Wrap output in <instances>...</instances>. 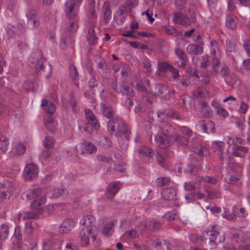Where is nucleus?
I'll return each instance as SVG.
<instances>
[{
    "mask_svg": "<svg viewBox=\"0 0 250 250\" xmlns=\"http://www.w3.org/2000/svg\"><path fill=\"white\" fill-rule=\"evenodd\" d=\"M84 113L85 118L88 123L94 127L95 129H98L100 125L98 122L95 115L89 109H85L84 110Z\"/></svg>",
    "mask_w": 250,
    "mask_h": 250,
    "instance_id": "16",
    "label": "nucleus"
},
{
    "mask_svg": "<svg viewBox=\"0 0 250 250\" xmlns=\"http://www.w3.org/2000/svg\"><path fill=\"white\" fill-rule=\"evenodd\" d=\"M186 50L189 54L197 55L201 54L203 51V49L201 46L195 44H190L187 46Z\"/></svg>",
    "mask_w": 250,
    "mask_h": 250,
    "instance_id": "25",
    "label": "nucleus"
},
{
    "mask_svg": "<svg viewBox=\"0 0 250 250\" xmlns=\"http://www.w3.org/2000/svg\"><path fill=\"white\" fill-rule=\"evenodd\" d=\"M148 126H150L151 129L148 132L151 141L154 139V142L159 147L167 149L170 145L169 138L173 136L170 134L173 129L172 126L169 124H166L163 128L159 126L152 128L149 123H148Z\"/></svg>",
    "mask_w": 250,
    "mask_h": 250,
    "instance_id": "1",
    "label": "nucleus"
},
{
    "mask_svg": "<svg viewBox=\"0 0 250 250\" xmlns=\"http://www.w3.org/2000/svg\"><path fill=\"white\" fill-rule=\"evenodd\" d=\"M9 233V227L7 224H2L0 226V239H6Z\"/></svg>",
    "mask_w": 250,
    "mask_h": 250,
    "instance_id": "38",
    "label": "nucleus"
},
{
    "mask_svg": "<svg viewBox=\"0 0 250 250\" xmlns=\"http://www.w3.org/2000/svg\"><path fill=\"white\" fill-rule=\"evenodd\" d=\"M125 235H126L129 238L133 239L139 237V234L137 231L133 229L127 231L125 233Z\"/></svg>",
    "mask_w": 250,
    "mask_h": 250,
    "instance_id": "57",
    "label": "nucleus"
},
{
    "mask_svg": "<svg viewBox=\"0 0 250 250\" xmlns=\"http://www.w3.org/2000/svg\"><path fill=\"white\" fill-rule=\"evenodd\" d=\"M95 221V217L92 215H87L84 216L82 221L81 223L84 225L85 227H90L93 228V224Z\"/></svg>",
    "mask_w": 250,
    "mask_h": 250,
    "instance_id": "30",
    "label": "nucleus"
},
{
    "mask_svg": "<svg viewBox=\"0 0 250 250\" xmlns=\"http://www.w3.org/2000/svg\"><path fill=\"white\" fill-rule=\"evenodd\" d=\"M225 79L226 82L229 84L233 85L235 83H236L237 81V77L235 76V75L231 74L230 75L228 74L227 76H226L225 77Z\"/></svg>",
    "mask_w": 250,
    "mask_h": 250,
    "instance_id": "56",
    "label": "nucleus"
},
{
    "mask_svg": "<svg viewBox=\"0 0 250 250\" xmlns=\"http://www.w3.org/2000/svg\"><path fill=\"white\" fill-rule=\"evenodd\" d=\"M203 237L205 240L208 239L210 244L216 245L225 240L224 236L219 234L218 232L215 230L207 231L203 233Z\"/></svg>",
    "mask_w": 250,
    "mask_h": 250,
    "instance_id": "5",
    "label": "nucleus"
},
{
    "mask_svg": "<svg viewBox=\"0 0 250 250\" xmlns=\"http://www.w3.org/2000/svg\"><path fill=\"white\" fill-rule=\"evenodd\" d=\"M248 152V149L246 147H236L234 149L233 155L236 157H244L245 155Z\"/></svg>",
    "mask_w": 250,
    "mask_h": 250,
    "instance_id": "34",
    "label": "nucleus"
},
{
    "mask_svg": "<svg viewBox=\"0 0 250 250\" xmlns=\"http://www.w3.org/2000/svg\"><path fill=\"white\" fill-rule=\"evenodd\" d=\"M212 147L213 148L214 151L219 156L221 160L223 161L227 158H230V156L225 155V153L223 152L225 148V144L224 142L220 141L213 142L212 143Z\"/></svg>",
    "mask_w": 250,
    "mask_h": 250,
    "instance_id": "10",
    "label": "nucleus"
},
{
    "mask_svg": "<svg viewBox=\"0 0 250 250\" xmlns=\"http://www.w3.org/2000/svg\"><path fill=\"white\" fill-rule=\"evenodd\" d=\"M23 220L27 219H35L37 218V215L34 213L31 212H25L20 215Z\"/></svg>",
    "mask_w": 250,
    "mask_h": 250,
    "instance_id": "50",
    "label": "nucleus"
},
{
    "mask_svg": "<svg viewBox=\"0 0 250 250\" xmlns=\"http://www.w3.org/2000/svg\"><path fill=\"white\" fill-rule=\"evenodd\" d=\"M184 188L188 191H194L196 190V186L190 182H186L184 184Z\"/></svg>",
    "mask_w": 250,
    "mask_h": 250,
    "instance_id": "62",
    "label": "nucleus"
},
{
    "mask_svg": "<svg viewBox=\"0 0 250 250\" xmlns=\"http://www.w3.org/2000/svg\"><path fill=\"white\" fill-rule=\"evenodd\" d=\"M183 105L188 108L190 107H193L195 105V102L192 98L188 95H184L182 98Z\"/></svg>",
    "mask_w": 250,
    "mask_h": 250,
    "instance_id": "36",
    "label": "nucleus"
},
{
    "mask_svg": "<svg viewBox=\"0 0 250 250\" xmlns=\"http://www.w3.org/2000/svg\"><path fill=\"white\" fill-rule=\"evenodd\" d=\"M46 203V198L41 197L38 199L34 200L31 202L30 207L33 209L39 210L41 209L42 206Z\"/></svg>",
    "mask_w": 250,
    "mask_h": 250,
    "instance_id": "27",
    "label": "nucleus"
},
{
    "mask_svg": "<svg viewBox=\"0 0 250 250\" xmlns=\"http://www.w3.org/2000/svg\"><path fill=\"white\" fill-rule=\"evenodd\" d=\"M82 2V0H68L65 4V9L71 7L72 10L79 11V7Z\"/></svg>",
    "mask_w": 250,
    "mask_h": 250,
    "instance_id": "31",
    "label": "nucleus"
},
{
    "mask_svg": "<svg viewBox=\"0 0 250 250\" xmlns=\"http://www.w3.org/2000/svg\"><path fill=\"white\" fill-rule=\"evenodd\" d=\"M172 116L174 118V115L171 110H164L163 111H159L157 113V117L159 119V121L161 122H167L168 118Z\"/></svg>",
    "mask_w": 250,
    "mask_h": 250,
    "instance_id": "24",
    "label": "nucleus"
},
{
    "mask_svg": "<svg viewBox=\"0 0 250 250\" xmlns=\"http://www.w3.org/2000/svg\"><path fill=\"white\" fill-rule=\"evenodd\" d=\"M196 180L198 182L203 181L204 182L211 184H216L217 180L211 176H198L196 178Z\"/></svg>",
    "mask_w": 250,
    "mask_h": 250,
    "instance_id": "37",
    "label": "nucleus"
},
{
    "mask_svg": "<svg viewBox=\"0 0 250 250\" xmlns=\"http://www.w3.org/2000/svg\"><path fill=\"white\" fill-rule=\"evenodd\" d=\"M107 127L110 134H112L116 131L117 135L124 137L125 139H128L130 132L121 119L117 117L115 119L109 120Z\"/></svg>",
    "mask_w": 250,
    "mask_h": 250,
    "instance_id": "3",
    "label": "nucleus"
},
{
    "mask_svg": "<svg viewBox=\"0 0 250 250\" xmlns=\"http://www.w3.org/2000/svg\"><path fill=\"white\" fill-rule=\"evenodd\" d=\"M78 12V11L72 10L70 7L65 9L66 16L69 20L65 24V28L67 31H75L77 30L79 21Z\"/></svg>",
    "mask_w": 250,
    "mask_h": 250,
    "instance_id": "4",
    "label": "nucleus"
},
{
    "mask_svg": "<svg viewBox=\"0 0 250 250\" xmlns=\"http://www.w3.org/2000/svg\"><path fill=\"white\" fill-rule=\"evenodd\" d=\"M226 25L230 29H234L237 25L235 17L232 15H228L226 20Z\"/></svg>",
    "mask_w": 250,
    "mask_h": 250,
    "instance_id": "32",
    "label": "nucleus"
},
{
    "mask_svg": "<svg viewBox=\"0 0 250 250\" xmlns=\"http://www.w3.org/2000/svg\"><path fill=\"white\" fill-rule=\"evenodd\" d=\"M39 173L38 167L33 164H29L24 168V177L28 181H31L35 179Z\"/></svg>",
    "mask_w": 250,
    "mask_h": 250,
    "instance_id": "8",
    "label": "nucleus"
},
{
    "mask_svg": "<svg viewBox=\"0 0 250 250\" xmlns=\"http://www.w3.org/2000/svg\"><path fill=\"white\" fill-rule=\"evenodd\" d=\"M158 70L162 72L169 71L172 66L168 62H161L158 63Z\"/></svg>",
    "mask_w": 250,
    "mask_h": 250,
    "instance_id": "41",
    "label": "nucleus"
},
{
    "mask_svg": "<svg viewBox=\"0 0 250 250\" xmlns=\"http://www.w3.org/2000/svg\"><path fill=\"white\" fill-rule=\"evenodd\" d=\"M170 182V180L167 177H161L157 179L156 183L158 187H163L165 186L168 185Z\"/></svg>",
    "mask_w": 250,
    "mask_h": 250,
    "instance_id": "49",
    "label": "nucleus"
},
{
    "mask_svg": "<svg viewBox=\"0 0 250 250\" xmlns=\"http://www.w3.org/2000/svg\"><path fill=\"white\" fill-rule=\"evenodd\" d=\"M29 63L30 67L36 69L38 74H43L47 77L51 73V67L44 65V63H46V59L42 57L40 52L32 53L29 58Z\"/></svg>",
    "mask_w": 250,
    "mask_h": 250,
    "instance_id": "2",
    "label": "nucleus"
},
{
    "mask_svg": "<svg viewBox=\"0 0 250 250\" xmlns=\"http://www.w3.org/2000/svg\"><path fill=\"white\" fill-rule=\"evenodd\" d=\"M176 193V190L173 188H166L161 192L162 198L166 200L175 199Z\"/></svg>",
    "mask_w": 250,
    "mask_h": 250,
    "instance_id": "19",
    "label": "nucleus"
},
{
    "mask_svg": "<svg viewBox=\"0 0 250 250\" xmlns=\"http://www.w3.org/2000/svg\"><path fill=\"white\" fill-rule=\"evenodd\" d=\"M172 138L182 145H186L188 143V140L187 138L180 135L175 134L172 137Z\"/></svg>",
    "mask_w": 250,
    "mask_h": 250,
    "instance_id": "54",
    "label": "nucleus"
},
{
    "mask_svg": "<svg viewBox=\"0 0 250 250\" xmlns=\"http://www.w3.org/2000/svg\"><path fill=\"white\" fill-rule=\"evenodd\" d=\"M227 51L229 53V55H231V53L235 52V45L230 41H227Z\"/></svg>",
    "mask_w": 250,
    "mask_h": 250,
    "instance_id": "58",
    "label": "nucleus"
},
{
    "mask_svg": "<svg viewBox=\"0 0 250 250\" xmlns=\"http://www.w3.org/2000/svg\"><path fill=\"white\" fill-rule=\"evenodd\" d=\"M192 96L193 98L205 99L207 96V94L205 91H202L200 89H197L193 91Z\"/></svg>",
    "mask_w": 250,
    "mask_h": 250,
    "instance_id": "43",
    "label": "nucleus"
},
{
    "mask_svg": "<svg viewBox=\"0 0 250 250\" xmlns=\"http://www.w3.org/2000/svg\"><path fill=\"white\" fill-rule=\"evenodd\" d=\"M164 217L167 220L171 221L176 220L179 218L176 213H167L164 215Z\"/></svg>",
    "mask_w": 250,
    "mask_h": 250,
    "instance_id": "61",
    "label": "nucleus"
},
{
    "mask_svg": "<svg viewBox=\"0 0 250 250\" xmlns=\"http://www.w3.org/2000/svg\"><path fill=\"white\" fill-rule=\"evenodd\" d=\"M75 226V222L70 218H66L61 223L59 232L61 233H66L71 231Z\"/></svg>",
    "mask_w": 250,
    "mask_h": 250,
    "instance_id": "11",
    "label": "nucleus"
},
{
    "mask_svg": "<svg viewBox=\"0 0 250 250\" xmlns=\"http://www.w3.org/2000/svg\"><path fill=\"white\" fill-rule=\"evenodd\" d=\"M138 151L140 157L142 158H150L154 154V151L146 146H141Z\"/></svg>",
    "mask_w": 250,
    "mask_h": 250,
    "instance_id": "21",
    "label": "nucleus"
},
{
    "mask_svg": "<svg viewBox=\"0 0 250 250\" xmlns=\"http://www.w3.org/2000/svg\"><path fill=\"white\" fill-rule=\"evenodd\" d=\"M165 33L169 36H172L175 37H179L181 35V32L178 31L174 26H171L170 28L167 27H163Z\"/></svg>",
    "mask_w": 250,
    "mask_h": 250,
    "instance_id": "33",
    "label": "nucleus"
},
{
    "mask_svg": "<svg viewBox=\"0 0 250 250\" xmlns=\"http://www.w3.org/2000/svg\"><path fill=\"white\" fill-rule=\"evenodd\" d=\"M130 74L131 69L130 67L127 64L124 63L121 66L122 79L123 80H126L127 78L129 77Z\"/></svg>",
    "mask_w": 250,
    "mask_h": 250,
    "instance_id": "35",
    "label": "nucleus"
},
{
    "mask_svg": "<svg viewBox=\"0 0 250 250\" xmlns=\"http://www.w3.org/2000/svg\"><path fill=\"white\" fill-rule=\"evenodd\" d=\"M100 105L101 111L104 117L110 119V120L116 119V118H114V113L112 108L111 106H107V105L103 103L101 104Z\"/></svg>",
    "mask_w": 250,
    "mask_h": 250,
    "instance_id": "18",
    "label": "nucleus"
},
{
    "mask_svg": "<svg viewBox=\"0 0 250 250\" xmlns=\"http://www.w3.org/2000/svg\"><path fill=\"white\" fill-rule=\"evenodd\" d=\"M172 21L175 24H179L185 27L188 26L187 21V16L181 12H174L173 13Z\"/></svg>",
    "mask_w": 250,
    "mask_h": 250,
    "instance_id": "14",
    "label": "nucleus"
},
{
    "mask_svg": "<svg viewBox=\"0 0 250 250\" xmlns=\"http://www.w3.org/2000/svg\"><path fill=\"white\" fill-rule=\"evenodd\" d=\"M104 20V22H107L111 18V11L110 10L108 2H104L102 8Z\"/></svg>",
    "mask_w": 250,
    "mask_h": 250,
    "instance_id": "29",
    "label": "nucleus"
},
{
    "mask_svg": "<svg viewBox=\"0 0 250 250\" xmlns=\"http://www.w3.org/2000/svg\"><path fill=\"white\" fill-rule=\"evenodd\" d=\"M14 237L17 241H20L22 239L21 232L19 226H17L15 228Z\"/></svg>",
    "mask_w": 250,
    "mask_h": 250,
    "instance_id": "60",
    "label": "nucleus"
},
{
    "mask_svg": "<svg viewBox=\"0 0 250 250\" xmlns=\"http://www.w3.org/2000/svg\"><path fill=\"white\" fill-rule=\"evenodd\" d=\"M221 192L217 190L208 191V196L209 198H218L220 197Z\"/></svg>",
    "mask_w": 250,
    "mask_h": 250,
    "instance_id": "59",
    "label": "nucleus"
},
{
    "mask_svg": "<svg viewBox=\"0 0 250 250\" xmlns=\"http://www.w3.org/2000/svg\"><path fill=\"white\" fill-rule=\"evenodd\" d=\"M243 46L248 56L250 57V36L244 42Z\"/></svg>",
    "mask_w": 250,
    "mask_h": 250,
    "instance_id": "64",
    "label": "nucleus"
},
{
    "mask_svg": "<svg viewBox=\"0 0 250 250\" xmlns=\"http://www.w3.org/2000/svg\"><path fill=\"white\" fill-rule=\"evenodd\" d=\"M113 226L114 223L112 221L106 224L103 229L104 234L106 236H110L113 232Z\"/></svg>",
    "mask_w": 250,
    "mask_h": 250,
    "instance_id": "39",
    "label": "nucleus"
},
{
    "mask_svg": "<svg viewBox=\"0 0 250 250\" xmlns=\"http://www.w3.org/2000/svg\"><path fill=\"white\" fill-rule=\"evenodd\" d=\"M193 152L196 154L202 156H208L209 155L208 149L205 147L201 146L194 147Z\"/></svg>",
    "mask_w": 250,
    "mask_h": 250,
    "instance_id": "40",
    "label": "nucleus"
},
{
    "mask_svg": "<svg viewBox=\"0 0 250 250\" xmlns=\"http://www.w3.org/2000/svg\"><path fill=\"white\" fill-rule=\"evenodd\" d=\"M25 230L27 234L30 235L32 233L33 228L32 225L31 221H27L25 223Z\"/></svg>",
    "mask_w": 250,
    "mask_h": 250,
    "instance_id": "63",
    "label": "nucleus"
},
{
    "mask_svg": "<svg viewBox=\"0 0 250 250\" xmlns=\"http://www.w3.org/2000/svg\"><path fill=\"white\" fill-rule=\"evenodd\" d=\"M210 55L212 58V61L219 60L221 54L218 47V43L215 41H212L210 42Z\"/></svg>",
    "mask_w": 250,
    "mask_h": 250,
    "instance_id": "17",
    "label": "nucleus"
},
{
    "mask_svg": "<svg viewBox=\"0 0 250 250\" xmlns=\"http://www.w3.org/2000/svg\"><path fill=\"white\" fill-rule=\"evenodd\" d=\"M144 226L149 230H156L161 228V224L155 221L147 220L144 223Z\"/></svg>",
    "mask_w": 250,
    "mask_h": 250,
    "instance_id": "28",
    "label": "nucleus"
},
{
    "mask_svg": "<svg viewBox=\"0 0 250 250\" xmlns=\"http://www.w3.org/2000/svg\"><path fill=\"white\" fill-rule=\"evenodd\" d=\"M42 190L40 188H30L25 191L22 195V196L25 197L27 200L34 199L41 195Z\"/></svg>",
    "mask_w": 250,
    "mask_h": 250,
    "instance_id": "15",
    "label": "nucleus"
},
{
    "mask_svg": "<svg viewBox=\"0 0 250 250\" xmlns=\"http://www.w3.org/2000/svg\"><path fill=\"white\" fill-rule=\"evenodd\" d=\"M189 15L187 16V21L188 24V26L190 25L191 24L195 23L196 22V14L193 10H188Z\"/></svg>",
    "mask_w": 250,
    "mask_h": 250,
    "instance_id": "44",
    "label": "nucleus"
},
{
    "mask_svg": "<svg viewBox=\"0 0 250 250\" xmlns=\"http://www.w3.org/2000/svg\"><path fill=\"white\" fill-rule=\"evenodd\" d=\"M185 172L191 175H196L198 173V169L193 165H188L185 169Z\"/></svg>",
    "mask_w": 250,
    "mask_h": 250,
    "instance_id": "53",
    "label": "nucleus"
},
{
    "mask_svg": "<svg viewBox=\"0 0 250 250\" xmlns=\"http://www.w3.org/2000/svg\"><path fill=\"white\" fill-rule=\"evenodd\" d=\"M217 70V74L221 75L223 76H226L229 74V69L225 64H222L219 70Z\"/></svg>",
    "mask_w": 250,
    "mask_h": 250,
    "instance_id": "55",
    "label": "nucleus"
},
{
    "mask_svg": "<svg viewBox=\"0 0 250 250\" xmlns=\"http://www.w3.org/2000/svg\"><path fill=\"white\" fill-rule=\"evenodd\" d=\"M43 146L47 149H50L53 147L54 142L53 139L49 137L46 136L43 140Z\"/></svg>",
    "mask_w": 250,
    "mask_h": 250,
    "instance_id": "52",
    "label": "nucleus"
},
{
    "mask_svg": "<svg viewBox=\"0 0 250 250\" xmlns=\"http://www.w3.org/2000/svg\"><path fill=\"white\" fill-rule=\"evenodd\" d=\"M120 93H122L123 94H125L130 97H132L134 95L133 90L127 86L122 85Z\"/></svg>",
    "mask_w": 250,
    "mask_h": 250,
    "instance_id": "47",
    "label": "nucleus"
},
{
    "mask_svg": "<svg viewBox=\"0 0 250 250\" xmlns=\"http://www.w3.org/2000/svg\"><path fill=\"white\" fill-rule=\"evenodd\" d=\"M198 125L207 133H214L215 127L214 123L209 120H202L198 122Z\"/></svg>",
    "mask_w": 250,
    "mask_h": 250,
    "instance_id": "13",
    "label": "nucleus"
},
{
    "mask_svg": "<svg viewBox=\"0 0 250 250\" xmlns=\"http://www.w3.org/2000/svg\"><path fill=\"white\" fill-rule=\"evenodd\" d=\"M69 104L73 111L77 112L79 110L77 101L73 93L70 94Z\"/></svg>",
    "mask_w": 250,
    "mask_h": 250,
    "instance_id": "45",
    "label": "nucleus"
},
{
    "mask_svg": "<svg viewBox=\"0 0 250 250\" xmlns=\"http://www.w3.org/2000/svg\"><path fill=\"white\" fill-rule=\"evenodd\" d=\"M8 139L6 137L3 136L0 141V149L3 152H5L8 149Z\"/></svg>",
    "mask_w": 250,
    "mask_h": 250,
    "instance_id": "48",
    "label": "nucleus"
},
{
    "mask_svg": "<svg viewBox=\"0 0 250 250\" xmlns=\"http://www.w3.org/2000/svg\"><path fill=\"white\" fill-rule=\"evenodd\" d=\"M154 94L162 99H169L172 95L171 89L167 86L160 83L155 85L154 89Z\"/></svg>",
    "mask_w": 250,
    "mask_h": 250,
    "instance_id": "6",
    "label": "nucleus"
},
{
    "mask_svg": "<svg viewBox=\"0 0 250 250\" xmlns=\"http://www.w3.org/2000/svg\"><path fill=\"white\" fill-rule=\"evenodd\" d=\"M41 105L43 109L49 114H52L56 111V107L55 104L47 100H42Z\"/></svg>",
    "mask_w": 250,
    "mask_h": 250,
    "instance_id": "20",
    "label": "nucleus"
},
{
    "mask_svg": "<svg viewBox=\"0 0 250 250\" xmlns=\"http://www.w3.org/2000/svg\"><path fill=\"white\" fill-rule=\"evenodd\" d=\"M26 17L28 20L29 22L32 24L35 28H37L40 26L39 18L33 11H31L26 13Z\"/></svg>",
    "mask_w": 250,
    "mask_h": 250,
    "instance_id": "23",
    "label": "nucleus"
},
{
    "mask_svg": "<svg viewBox=\"0 0 250 250\" xmlns=\"http://www.w3.org/2000/svg\"><path fill=\"white\" fill-rule=\"evenodd\" d=\"M93 229L90 227H84L80 232L79 237L80 238L82 244L87 246L90 243V239L94 240L95 235L92 232Z\"/></svg>",
    "mask_w": 250,
    "mask_h": 250,
    "instance_id": "7",
    "label": "nucleus"
},
{
    "mask_svg": "<svg viewBox=\"0 0 250 250\" xmlns=\"http://www.w3.org/2000/svg\"><path fill=\"white\" fill-rule=\"evenodd\" d=\"M69 75L73 81L77 80L79 77V74L77 69L75 65L70 64L69 67Z\"/></svg>",
    "mask_w": 250,
    "mask_h": 250,
    "instance_id": "42",
    "label": "nucleus"
},
{
    "mask_svg": "<svg viewBox=\"0 0 250 250\" xmlns=\"http://www.w3.org/2000/svg\"><path fill=\"white\" fill-rule=\"evenodd\" d=\"M175 53L181 61L179 66L182 67H185L186 65L187 62L188 61V58L186 54L180 48L178 47L175 48Z\"/></svg>",
    "mask_w": 250,
    "mask_h": 250,
    "instance_id": "22",
    "label": "nucleus"
},
{
    "mask_svg": "<svg viewBox=\"0 0 250 250\" xmlns=\"http://www.w3.org/2000/svg\"><path fill=\"white\" fill-rule=\"evenodd\" d=\"M98 37H97L94 26L92 25L88 29L87 40L88 42L91 44H95L98 42Z\"/></svg>",
    "mask_w": 250,
    "mask_h": 250,
    "instance_id": "26",
    "label": "nucleus"
},
{
    "mask_svg": "<svg viewBox=\"0 0 250 250\" xmlns=\"http://www.w3.org/2000/svg\"><path fill=\"white\" fill-rule=\"evenodd\" d=\"M76 150L78 153L80 152L81 154H92L96 152L97 148L91 143L85 141L79 147L77 146Z\"/></svg>",
    "mask_w": 250,
    "mask_h": 250,
    "instance_id": "9",
    "label": "nucleus"
},
{
    "mask_svg": "<svg viewBox=\"0 0 250 250\" xmlns=\"http://www.w3.org/2000/svg\"><path fill=\"white\" fill-rule=\"evenodd\" d=\"M99 84H101L102 86L104 87L103 83H101L100 82L96 80L94 77H92L88 82V86L91 90H93L95 87H97Z\"/></svg>",
    "mask_w": 250,
    "mask_h": 250,
    "instance_id": "51",
    "label": "nucleus"
},
{
    "mask_svg": "<svg viewBox=\"0 0 250 250\" xmlns=\"http://www.w3.org/2000/svg\"><path fill=\"white\" fill-rule=\"evenodd\" d=\"M120 189V183L116 181L110 183L105 192V196L109 199H112Z\"/></svg>",
    "mask_w": 250,
    "mask_h": 250,
    "instance_id": "12",
    "label": "nucleus"
},
{
    "mask_svg": "<svg viewBox=\"0 0 250 250\" xmlns=\"http://www.w3.org/2000/svg\"><path fill=\"white\" fill-rule=\"evenodd\" d=\"M14 151L17 155H21L24 153L26 150V147L23 144H17L13 148Z\"/></svg>",
    "mask_w": 250,
    "mask_h": 250,
    "instance_id": "46",
    "label": "nucleus"
}]
</instances>
